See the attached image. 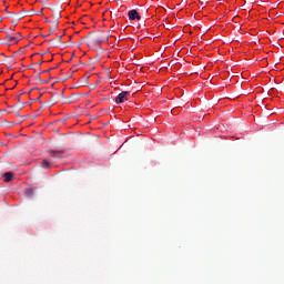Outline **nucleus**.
Returning <instances> with one entry per match:
<instances>
[{
  "label": "nucleus",
  "instance_id": "4be33fe9",
  "mask_svg": "<svg viewBox=\"0 0 284 284\" xmlns=\"http://www.w3.org/2000/svg\"><path fill=\"white\" fill-rule=\"evenodd\" d=\"M44 72H50V70H47V71H44Z\"/></svg>",
  "mask_w": 284,
  "mask_h": 284
},
{
  "label": "nucleus",
  "instance_id": "423d86ee",
  "mask_svg": "<svg viewBox=\"0 0 284 284\" xmlns=\"http://www.w3.org/2000/svg\"><path fill=\"white\" fill-rule=\"evenodd\" d=\"M52 14H53V19H55L54 21H59L61 19V7L59 6L53 7Z\"/></svg>",
  "mask_w": 284,
  "mask_h": 284
},
{
  "label": "nucleus",
  "instance_id": "7ed1b4c3",
  "mask_svg": "<svg viewBox=\"0 0 284 284\" xmlns=\"http://www.w3.org/2000/svg\"><path fill=\"white\" fill-rule=\"evenodd\" d=\"M12 41H17L14 37L0 38V45H12Z\"/></svg>",
  "mask_w": 284,
  "mask_h": 284
},
{
  "label": "nucleus",
  "instance_id": "0eeeda50",
  "mask_svg": "<svg viewBox=\"0 0 284 284\" xmlns=\"http://www.w3.org/2000/svg\"><path fill=\"white\" fill-rule=\"evenodd\" d=\"M103 41H108V38H105V40H101V39L91 40L88 42V45H89V48H94L97 45H101V43H103Z\"/></svg>",
  "mask_w": 284,
  "mask_h": 284
},
{
  "label": "nucleus",
  "instance_id": "20e7f679",
  "mask_svg": "<svg viewBox=\"0 0 284 284\" xmlns=\"http://www.w3.org/2000/svg\"><path fill=\"white\" fill-rule=\"evenodd\" d=\"M130 95V92L124 91L121 92L116 98H115V103H123V101H128V97Z\"/></svg>",
  "mask_w": 284,
  "mask_h": 284
},
{
  "label": "nucleus",
  "instance_id": "6e6552de",
  "mask_svg": "<svg viewBox=\"0 0 284 284\" xmlns=\"http://www.w3.org/2000/svg\"><path fill=\"white\" fill-rule=\"evenodd\" d=\"M3 176H4V183H10V181H12V176H14V173H12V172H6V173L3 174Z\"/></svg>",
  "mask_w": 284,
  "mask_h": 284
},
{
  "label": "nucleus",
  "instance_id": "4468645a",
  "mask_svg": "<svg viewBox=\"0 0 284 284\" xmlns=\"http://www.w3.org/2000/svg\"><path fill=\"white\" fill-rule=\"evenodd\" d=\"M54 103H57V98L52 97L51 100H50V104L54 105Z\"/></svg>",
  "mask_w": 284,
  "mask_h": 284
},
{
  "label": "nucleus",
  "instance_id": "f03ea898",
  "mask_svg": "<svg viewBox=\"0 0 284 284\" xmlns=\"http://www.w3.org/2000/svg\"><path fill=\"white\" fill-rule=\"evenodd\" d=\"M128 17L130 21H141V14H139V11L136 9H132L128 12Z\"/></svg>",
  "mask_w": 284,
  "mask_h": 284
},
{
  "label": "nucleus",
  "instance_id": "f257e3e1",
  "mask_svg": "<svg viewBox=\"0 0 284 284\" xmlns=\"http://www.w3.org/2000/svg\"><path fill=\"white\" fill-rule=\"evenodd\" d=\"M45 43H49L50 48H68L65 42L61 41V38L57 37L51 40H47Z\"/></svg>",
  "mask_w": 284,
  "mask_h": 284
},
{
  "label": "nucleus",
  "instance_id": "412c9836",
  "mask_svg": "<svg viewBox=\"0 0 284 284\" xmlns=\"http://www.w3.org/2000/svg\"><path fill=\"white\" fill-rule=\"evenodd\" d=\"M41 63H43V61L39 62V65H41Z\"/></svg>",
  "mask_w": 284,
  "mask_h": 284
},
{
  "label": "nucleus",
  "instance_id": "6ab92c4d",
  "mask_svg": "<svg viewBox=\"0 0 284 284\" xmlns=\"http://www.w3.org/2000/svg\"><path fill=\"white\" fill-rule=\"evenodd\" d=\"M148 93H151L152 92V90H150V89H148V91H146Z\"/></svg>",
  "mask_w": 284,
  "mask_h": 284
},
{
  "label": "nucleus",
  "instance_id": "1a4fd4ad",
  "mask_svg": "<svg viewBox=\"0 0 284 284\" xmlns=\"http://www.w3.org/2000/svg\"><path fill=\"white\" fill-rule=\"evenodd\" d=\"M14 14L16 20H13V23H19L20 19H23L24 16H22L21 13H11Z\"/></svg>",
  "mask_w": 284,
  "mask_h": 284
},
{
  "label": "nucleus",
  "instance_id": "9d476101",
  "mask_svg": "<svg viewBox=\"0 0 284 284\" xmlns=\"http://www.w3.org/2000/svg\"><path fill=\"white\" fill-rule=\"evenodd\" d=\"M14 14L16 20H13V23H19L20 19H23L24 16H22L21 13H11Z\"/></svg>",
  "mask_w": 284,
  "mask_h": 284
},
{
  "label": "nucleus",
  "instance_id": "dca6fc26",
  "mask_svg": "<svg viewBox=\"0 0 284 284\" xmlns=\"http://www.w3.org/2000/svg\"><path fill=\"white\" fill-rule=\"evenodd\" d=\"M67 33H65V30H63L62 33L59 34V37H64Z\"/></svg>",
  "mask_w": 284,
  "mask_h": 284
},
{
  "label": "nucleus",
  "instance_id": "f8f14e48",
  "mask_svg": "<svg viewBox=\"0 0 284 284\" xmlns=\"http://www.w3.org/2000/svg\"><path fill=\"white\" fill-rule=\"evenodd\" d=\"M26 196H32V194H34V191H32V189H27L24 192Z\"/></svg>",
  "mask_w": 284,
  "mask_h": 284
},
{
  "label": "nucleus",
  "instance_id": "39448f33",
  "mask_svg": "<svg viewBox=\"0 0 284 284\" xmlns=\"http://www.w3.org/2000/svg\"><path fill=\"white\" fill-rule=\"evenodd\" d=\"M58 28H59V21H54L52 23V26L50 27V29H49V33L48 34H41V37H50L52 34H54V32H57Z\"/></svg>",
  "mask_w": 284,
  "mask_h": 284
},
{
  "label": "nucleus",
  "instance_id": "9b49d317",
  "mask_svg": "<svg viewBox=\"0 0 284 284\" xmlns=\"http://www.w3.org/2000/svg\"><path fill=\"white\" fill-rule=\"evenodd\" d=\"M41 168H44L45 170L50 169V162H48V160H43L41 163Z\"/></svg>",
  "mask_w": 284,
  "mask_h": 284
},
{
  "label": "nucleus",
  "instance_id": "ddd939ff",
  "mask_svg": "<svg viewBox=\"0 0 284 284\" xmlns=\"http://www.w3.org/2000/svg\"><path fill=\"white\" fill-rule=\"evenodd\" d=\"M49 154L53 158V159H58L59 156L57 155L55 151H50Z\"/></svg>",
  "mask_w": 284,
  "mask_h": 284
},
{
  "label": "nucleus",
  "instance_id": "aec40b11",
  "mask_svg": "<svg viewBox=\"0 0 284 284\" xmlns=\"http://www.w3.org/2000/svg\"><path fill=\"white\" fill-rule=\"evenodd\" d=\"M85 79H87V80H88V79H90V75H87V78H85Z\"/></svg>",
  "mask_w": 284,
  "mask_h": 284
},
{
  "label": "nucleus",
  "instance_id": "b1692460",
  "mask_svg": "<svg viewBox=\"0 0 284 284\" xmlns=\"http://www.w3.org/2000/svg\"><path fill=\"white\" fill-rule=\"evenodd\" d=\"M0 21H3V19L0 18Z\"/></svg>",
  "mask_w": 284,
  "mask_h": 284
},
{
  "label": "nucleus",
  "instance_id": "f3484780",
  "mask_svg": "<svg viewBox=\"0 0 284 284\" xmlns=\"http://www.w3.org/2000/svg\"><path fill=\"white\" fill-rule=\"evenodd\" d=\"M278 41H280V42H278V45H281V48H283V45L281 44V41H283V39H280Z\"/></svg>",
  "mask_w": 284,
  "mask_h": 284
},
{
  "label": "nucleus",
  "instance_id": "a211bd4d",
  "mask_svg": "<svg viewBox=\"0 0 284 284\" xmlns=\"http://www.w3.org/2000/svg\"><path fill=\"white\" fill-rule=\"evenodd\" d=\"M14 37H21V34H20L19 32H17V33L14 34Z\"/></svg>",
  "mask_w": 284,
  "mask_h": 284
},
{
  "label": "nucleus",
  "instance_id": "5701e85b",
  "mask_svg": "<svg viewBox=\"0 0 284 284\" xmlns=\"http://www.w3.org/2000/svg\"><path fill=\"white\" fill-rule=\"evenodd\" d=\"M205 33H202L201 37H203Z\"/></svg>",
  "mask_w": 284,
  "mask_h": 284
},
{
  "label": "nucleus",
  "instance_id": "2eb2a0df",
  "mask_svg": "<svg viewBox=\"0 0 284 284\" xmlns=\"http://www.w3.org/2000/svg\"><path fill=\"white\" fill-rule=\"evenodd\" d=\"M234 40L227 39L224 43H232Z\"/></svg>",
  "mask_w": 284,
  "mask_h": 284
}]
</instances>
